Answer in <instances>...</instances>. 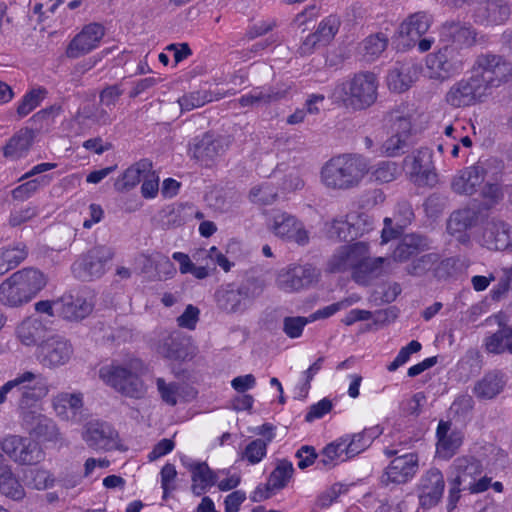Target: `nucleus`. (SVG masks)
Returning a JSON list of instances; mask_svg holds the SVG:
<instances>
[{
  "mask_svg": "<svg viewBox=\"0 0 512 512\" xmlns=\"http://www.w3.org/2000/svg\"><path fill=\"white\" fill-rule=\"evenodd\" d=\"M146 371L142 360L130 357L102 366L99 369V378L122 396L139 400L148 393V385L142 379Z\"/></svg>",
  "mask_w": 512,
  "mask_h": 512,
  "instance_id": "f257e3e1",
  "label": "nucleus"
},
{
  "mask_svg": "<svg viewBox=\"0 0 512 512\" xmlns=\"http://www.w3.org/2000/svg\"><path fill=\"white\" fill-rule=\"evenodd\" d=\"M49 386L41 374L25 371L0 386V405L15 402L25 421L48 395Z\"/></svg>",
  "mask_w": 512,
  "mask_h": 512,
  "instance_id": "f03ea898",
  "label": "nucleus"
},
{
  "mask_svg": "<svg viewBox=\"0 0 512 512\" xmlns=\"http://www.w3.org/2000/svg\"><path fill=\"white\" fill-rule=\"evenodd\" d=\"M369 171L367 160L355 154H343L328 160L320 170V182L328 190L346 191L360 185Z\"/></svg>",
  "mask_w": 512,
  "mask_h": 512,
  "instance_id": "7ed1b4c3",
  "label": "nucleus"
},
{
  "mask_svg": "<svg viewBox=\"0 0 512 512\" xmlns=\"http://www.w3.org/2000/svg\"><path fill=\"white\" fill-rule=\"evenodd\" d=\"M378 79L371 72H361L334 85L329 95L333 103L353 111L372 106L377 100Z\"/></svg>",
  "mask_w": 512,
  "mask_h": 512,
  "instance_id": "20e7f679",
  "label": "nucleus"
},
{
  "mask_svg": "<svg viewBox=\"0 0 512 512\" xmlns=\"http://www.w3.org/2000/svg\"><path fill=\"white\" fill-rule=\"evenodd\" d=\"M46 284V276L38 269L18 270L0 284V304L10 308L22 307L34 299Z\"/></svg>",
  "mask_w": 512,
  "mask_h": 512,
  "instance_id": "39448f33",
  "label": "nucleus"
},
{
  "mask_svg": "<svg viewBox=\"0 0 512 512\" xmlns=\"http://www.w3.org/2000/svg\"><path fill=\"white\" fill-rule=\"evenodd\" d=\"M511 73L512 66L503 56L484 53L477 56L471 77L482 86L488 95L491 88L506 82Z\"/></svg>",
  "mask_w": 512,
  "mask_h": 512,
  "instance_id": "423d86ee",
  "label": "nucleus"
},
{
  "mask_svg": "<svg viewBox=\"0 0 512 512\" xmlns=\"http://www.w3.org/2000/svg\"><path fill=\"white\" fill-rule=\"evenodd\" d=\"M479 460L471 456L456 458L449 468V483H456L472 494L482 493L491 485V478L483 476Z\"/></svg>",
  "mask_w": 512,
  "mask_h": 512,
  "instance_id": "0eeeda50",
  "label": "nucleus"
},
{
  "mask_svg": "<svg viewBox=\"0 0 512 512\" xmlns=\"http://www.w3.org/2000/svg\"><path fill=\"white\" fill-rule=\"evenodd\" d=\"M319 278L318 270L311 264H289L277 271L276 287L287 294L298 293L314 285Z\"/></svg>",
  "mask_w": 512,
  "mask_h": 512,
  "instance_id": "6e6552de",
  "label": "nucleus"
},
{
  "mask_svg": "<svg viewBox=\"0 0 512 512\" xmlns=\"http://www.w3.org/2000/svg\"><path fill=\"white\" fill-rule=\"evenodd\" d=\"M267 228L274 236L301 246L308 244L310 239L305 225L287 212H272L267 221Z\"/></svg>",
  "mask_w": 512,
  "mask_h": 512,
  "instance_id": "1a4fd4ad",
  "label": "nucleus"
},
{
  "mask_svg": "<svg viewBox=\"0 0 512 512\" xmlns=\"http://www.w3.org/2000/svg\"><path fill=\"white\" fill-rule=\"evenodd\" d=\"M73 346L68 339L59 334H49L36 350V359L48 369L66 365L73 356Z\"/></svg>",
  "mask_w": 512,
  "mask_h": 512,
  "instance_id": "9d476101",
  "label": "nucleus"
},
{
  "mask_svg": "<svg viewBox=\"0 0 512 512\" xmlns=\"http://www.w3.org/2000/svg\"><path fill=\"white\" fill-rule=\"evenodd\" d=\"M466 61L462 48L455 45H446L437 53L427 57V67L436 78H447L460 73Z\"/></svg>",
  "mask_w": 512,
  "mask_h": 512,
  "instance_id": "9b49d317",
  "label": "nucleus"
},
{
  "mask_svg": "<svg viewBox=\"0 0 512 512\" xmlns=\"http://www.w3.org/2000/svg\"><path fill=\"white\" fill-rule=\"evenodd\" d=\"M113 253L106 246H97L83 254L72 265L74 275L81 280L100 278L106 272V265Z\"/></svg>",
  "mask_w": 512,
  "mask_h": 512,
  "instance_id": "f8f14e48",
  "label": "nucleus"
},
{
  "mask_svg": "<svg viewBox=\"0 0 512 512\" xmlns=\"http://www.w3.org/2000/svg\"><path fill=\"white\" fill-rule=\"evenodd\" d=\"M404 169L411 181L418 186H432L436 183L432 155L427 148L418 149L405 157Z\"/></svg>",
  "mask_w": 512,
  "mask_h": 512,
  "instance_id": "ddd939ff",
  "label": "nucleus"
},
{
  "mask_svg": "<svg viewBox=\"0 0 512 512\" xmlns=\"http://www.w3.org/2000/svg\"><path fill=\"white\" fill-rule=\"evenodd\" d=\"M105 35V28L99 23H89L68 43L65 55L71 59L85 56L97 49Z\"/></svg>",
  "mask_w": 512,
  "mask_h": 512,
  "instance_id": "4468645a",
  "label": "nucleus"
},
{
  "mask_svg": "<svg viewBox=\"0 0 512 512\" xmlns=\"http://www.w3.org/2000/svg\"><path fill=\"white\" fill-rule=\"evenodd\" d=\"M423 114L412 106L402 104L388 115L390 133H395L409 140L410 136L423 129Z\"/></svg>",
  "mask_w": 512,
  "mask_h": 512,
  "instance_id": "2eb2a0df",
  "label": "nucleus"
},
{
  "mask_svg": "<svg viewBox=\"0 0 512 512\" xmlns=\"http://www.w3.org/2000/svg\"><path fill=\"white\" fill-rule=\"evenodd\" d=\"M56 416L71 424H78L84 418V399L81 392L62 391L52 398Z\"/></svg>",
  "mask_w": 512,
  "mask_h": 512,
  "instance_id": "dca6fc26",
  "label": "nucleus"
},
{
  "mask_svg": "<svg viewBox=\"0 0 512 512\" xmlns=\"http://www.w3.org/2000/svg\"><path fill=\"white\" fill-rule=\"evenodd\" d=\"M486 96L482 86L470 77L456 82L447 92L446 101L453 107H465L482 101Z\"/></svg>",
  "mask_w": 512,
  "mask_h": 512,
  "instance_id": "f3484780",
  "label": "nucleus"
},
{
  "mask_svg": "<svg viewBox=\"0 0 512 512\" xmlns=\"http://www.w3.org/2000/svg\"><path fill=\"white\" fill-rule=\"evenodd\" d=\"M418 470V457L414 453H407L394 458L382 476L385 484H404L410 481Z\"/></svg>",
  "mask_w": 512,
  "mask_h": 512,
  "instance_id": "a211bd4d",
  "label": "nucleus"
},
{
  "mask_svg": "<svg viewBox=\"0 0 512 512\" xmlns=\"http://www.w3.org/2000/svg\"><path fill=\"white\" fill-rule=\"evenodd\" d=\"M49 329L44 320L37 315L24 318L15 327L16 339L26 347H39L49 336Z\"/></svg>",
  "mask_w": 512,
  "mask_h": 512,
  "instance_id": "6ab92c4d",
  "label": "nucleus"
},
{
  "mask_svg": "<svg viewBox=\"0 0 512 512\" xmlns=\"http://www.w3.org/2000/svg\"><path fill=\"white\" fill-rule=\"evenodd\" d=\"M82 438L90 448L106 451L115 447L117 433L108 423L91 421L85 425Z\"/></svg>",
  "mask_w": 512,
  "mask_h": 512,
  "instance_id": "aec40b11",
  "label": "nucleus"
},
{
  "mask_svg": "<svg viewBox=\"0 0 512 512\" xmlns=\"http://www.w3.org/2000/svg\"><path fill=\"white\" fill-rule=\"evenodd\" d=\"M444 488L445 482L441 471L429 470L420 480L419 505L426 509L436 506L442 498Z\"/></svg>",
  "mask_w": 512,
  "mask_h": 512,
  "instance_id": "412c9836",
  "label": "nucleus"
},
{
  "mask_svg": "<svg viewBox=\"0 0 512 512\" xmlns=\"http://www.w3.org/2000/svg\"><path fill=\"white\" fill-rule=\"evenodd\" d=\"M225 150L226 144L224 139L210 133L194 138L189 149L192 157L204 165L212 163Z\"/></svg>",
  "mask_w": 512,
  "mask_h": 512,
  "instance_id": "4be33fe9",
  "label": "nucleus"
},
{
  "mask_svg": "<svg viewBox=\"0 0 512 512\" xmlns=\"http://www.w3.org/2000/svg\"><path fill=\"white\" fill-rule=\"evenodd\" d=\"M485 176V168L474 164L459 170L452 179L451 187L458 194L473 195L484 183Z\"/></svg>",
  "mask_w": 512,
  "mask_h": 512,
  "instance_id": "5701e85b",
  "label": "nucleus"
},
{
  "mask_svg": "<svg viewBox=\"0 0 512 512\" xmlns=\"http://www.w3.org/2000/svg\"><path fill=\"white\" fill-rule=\"evenodd\" d=\"M507 381L503 371L490 370L475 381L472 393L479 400H493L504 391Z\"/></svg>",
  "mask_w": 512,
  "mask_h": 512,
  "instance_id": "b1692460",
  "label": "nucleus"
},
{
  "mask_svg": "<svg viewBox=\"0 0 512 512\" xmlns=\"http://www.w3.org/2000/svg\"><path fill=\"white\" fill-rule=\"evenodd\" d=\"M419 72L420 68L413 61L395 63L386 78L388 88L397 93L407 91L417 80Z\"/></svg>",
  "mask_w": 512,
  "mask_h": 512,
  "instance_id": "393cba45",
  "label": "nucleus"
},
{
  "mask_svg": "<svg viewBox=\"0 0 512 512\" xmlns=\"http://www.w3.org/2000/svg\"><path fill=\"white\" fill-rule=\"evenodd\" d=\"M181 463L191 473V488L194 494L201 495L216 483V472H213L207 463L195 461L187 456L181 457Z\"/></svg>",
  "mask_w": 512,
  "mask_h": 512,
  "instance_id": "a878e982",
  "label": "nucleus"
},
{
  "mask_svg": "<svg viewBox=\"0 0 512 512\" xmlns=\"http://www.w3.org/2000/svg\"><path fill=\"white\" fill-rule=\"evenodd\" d=\"M436 437V453L443 459H450L463 442L462 432L453 428L452 424L446 421L439 422Z\"/></svg>",
  "mask_w": 512,
  "mask_h": 512,
  "instance_id": "bb28decb",
  "label": "nucleus"
},
{
  "mask_svg": "<svg viewBox=\"0 0 512 512\" xmlns=\"http://www.w3.org/2000/svg\"><path fill=\"white\" fill-rule=\"evenodd\" d=\"M440 40L443 42H451L459 48H469L476 42V32L467 23L461 22H445L440 28Z\"/></svg>",
  "mask_w": 512,
  "mask_h": 512,
  "instance_id": "cd10ccee",
  "label": "nucleus"
},
{
  "mask_svg": "<svg viewBox=\"0 0 512 512\" xmlns=\"http://www.w3.org/2000/svg\"><path fill=\"white\" fill-rule=\"evenodd\" d=\"M432 18L425 12H416L406 18L399 26V37L405 46L414 45L430 28Z\"/></svg>",
  "mask_w": 512,
  "mask_h": 512,
  "instance_id": "c85d7f7f",
  "label": "nucleus"
},
{
  "mask_svg": "<svg viewBox=\"0 0 512 512\" xmlns=\"http://www.w3.org/2000/svg\"><path fill=\"white\" fill-rule=\"evenodd\" d=\"M293 473L294 467L292 462L286 459L278 460L274 470L269 476L267 487L265 489L257 488L254 492L253 499L255 501L266 499L270 496L268 490H279L284 488L292 478Z\"/></svg>",
  "mask_w": 512,
  "mask_h": 512,
  "instance_id": "c756f323",
  "label": "nucleus"
},
{
  "mask_svg": "<svg viewBox=\"0 0 512 512\" xmlns=\"http://www.w3.org/2000/svg\"><path fill=\"white\" fill-rule=\"evenodd\" d=\"M248 297V289L245 286L235 287L228 284L220 287L216 292V301L220 309L235 313L245 308L244 300Z\"/></svg>",
  "mask_w": 512,
  "mask_h": 512,
  "instance_id": "7c9ffc66",
  "label": "nucleus"
},
{
  "mask_svg": "<svg viewBox=\"0 0 512 512\" xmlns=\"http://www.w3.org/2000/svg\"><path fill=\"white\" fill-rule=\"evenodd\" d=\"M62 302V319L68 321H79L87 317L93 310L94 303L92 299L71 294L63 295Z\"/></svg>",
  "mask_w": 512,
  "mask_h": 512,
  "instance_id": "2f4dec72",
  "label": "nucleus"
},
{
  "mask_svg": "<svg viewBox=\"0 0 512 512\" xmlns=\"http://www.w3.org/2000/svg\"><path fill=\"white\" fill-rule=\"evenodd\" d=\"M483 245L491 250L509 249L510 229L501 221L488 222L484 228Z\"/></svg>",
  "mask_w": 512,
  "mask_h": 512,
  "instance_id": "473e14b6",
  "label": "nucleus"
},
{
  "mask_svg": "<svg viewBox=\"0 0 512 512\" xmlns=\"http://www.w3.org/2000/svg\"><path fill=\"white\" fill-rule=\"evenodd\" d=\"M34 141V132L24 128L13 135L4 147L3 154L6 158L17 160L25 157Z\"/></svg>",
  "mask_w": 512,
  "mask_h": 512,
  "instance_id": "72a5a7b5",
  "label": "nucleus"
},
{
  "mask_svg": "<svg viewBox=\"0 0 512 512\" xmlns=\"http://www.w3.org/2000/svg\"><path fill=\"white\" fill-rule=\"evenodd\" d=\"M151 169L152 164L146 159L131 165L116 179L114 183L115 189L118 192H126L133 189Z\"/></svg>",
  "mask_w": 512,
  "mask_h": 512,
  "instance_id": "f704fd0d",
  "label": "nucleus"
},
{
  "mask_svg": "<svg viewBox=\"0 0 512 512\" xmlns=\"http://www.w3.org/2000/svg\"><path fill=\"white\" fill-rule=\"evenodd\" d=\"M476 220V213L471 209H462L451 214L447 230L449 234L455 236L460 242H466L468 235L466 231L473 225Z\"/></svg>",
  "mask_w": 512,
  "mask_h": 512,
  "instance_id": "c9c22d12",
  "label": "nucleus"
},
{
  "mask_svg": "<svg viewBox=\"0 0 512 512\" xmlns=\"http://www.w3.org/2000/svg\"><path fill=\"white\" fill-rule=\"evenodd\" d=\"M0 493L13 500H22L25 497L24 487L14 476L2 455H0Z\"/></svg>",
  "mask_w": 512,
  "mask_h": 512,
  "instance_id": "e433bc0d",
  "label": "nucleus"
},
{
  "mask_svg": "<svg viewBox=\"0 0 512 512\" xmlns=\"http://www.w3.org/2000/svg\"><path fill=\"white\" fill-rule=\"evenodd\" d=\"M484 346L491 354H512V327L501 326L495 333L485 338Z\"/></svg>",
  "mask_w": 512,
  "mask_h": 512,
  "instance_id": "4c0bfd02",
  "label": "nucleus"
},
{
  "mask_svg": "<svg viewBox=\"0 0 512 512\" xmlns=\"http://www.w3.org/2000/svg\"><path fill=\"white\" fill-rule=\"evenodd\" d=\"M340 27V20L338 17L334 15H330L327 18L323 19L319 26L317 31L309 35L304 42V46L307 45H315V44H321L326 45L330 43L335 35L337 34Z\"/></svg>",
  "mask_w": 512,
  "mask_h": 512,
  "instance_id": "58836bf2",
  "label": "nucleus"
},
{
  "mask_svg": "<svg viewBox=\"0 0 512 512\" xmlns=\"http://www.w3.org/2000/svg\"><path fill=\"white\" fill-rule=\"evenodd\" d=\"M427 247L428 242L425 238L414 234L406 235L394 250L393 259L399 262L407 261L411 256L425 250Z\"/></svg>",
  "mask_w": 512,
  "mask_h": 512,
  "instance_id": "ea45409f",
  "label": "nucleus"
},
{
  "mask_svg": "<svg viewBox=\"0 0 512 512\" xmlns=\"http://www.w3.org/2000/svg\"><path fill=\"white\" fill-rule=\"evenodd\" d=\"M286 91L272 88H255L239 98L238 102L242 107L268 104L282 99Z\"/></svg>",
  "mask_w": 512,
  "mask_h": 512,
  "instance_id": "a19ab883",
  "label": "nucleus"
},
{
  "mask_svg": "<svg viewBox=\"0 0 512 512\" xmlns=\"http://www.w3.org/2000/svg\"><path fill=\"white\" fill-rule=\"evenodd\" d=\"M510 15L509 8L496 1H489L477 12V19L482 24L499 25L504 23Z\"/></svg>",
  "mask_w": 512,
  "mask_h": 512,
  "instance_id": "79ce46f5",
  "label": "nucleus"
},
{
  "mask_svg": "<svg viewBox=\"0 0 512 512\" xmlns=\"http://www.w3.org/2000/svg\"><path fill=\"white\" fill-rule=\"evenodd\" d=\"M389 262L386 257H370V252L366 254V259L356 272L355 281L361 284H367L372 278L378 277L384 271L385 265Z\"/></svg>",
  "mask_w": 512,
  "mask_h": 512,
  "instance_id": "37998d69",
  "label": "nucleus"
},
{
  "mask_svg": "<svg viewBox=\"0 0 512 512\" xmlns=\"http://www.w3.org/2000/svg\"><path fill=\"white\" fill-rule=\"evenodd\" d=\"M157 353L169 361H183L188 357V352L183 342L172 335L164 337L158 344Z\"/></svg>",
  "mask_w": 512,
  "mask_h": 512,
  "instance_id": "c03bdc74",
  "label": "nucleus"
},
{
  "mask_svg": "<svg viewBox=\"0 0 512 512\" xmlns=\"http://www.w3.org/2000/svg\"><path fill=\"white\" fill-rule=\"evenodd\" d=\"M350 456L345 450V441L342 437L329 443L322 451L318 465L330 469L337 464L348 460Z\"/></svg>",
  "mask_w": 512,
  "mask_h": 512,
  "instance_id": "a18cd8bd",
  "label": "nucleus"
},
{
  "mask_svg": "<svg viewBox=\"0 0 512 512\" xmlns=\"http://www.w3.org/2000/svg\"><path fill=\"white\" fill-rule=\"evenodd\" d=\"M268 444L265 440L252 439L238 453L240 461L254 466L259 464L267 455Z\"/></svg>",
  "mask_w": 512,
  "mask_h": 512,
  "instance_id": "49530a36",
  "label": "nucleus"
},
{
  "mask_svg": "<svg viewBox=\"0 0 512 512\" xmlns=\"http://www.w3.org/2000/svg\"><path fill=\"white\" fill-rule=\"evenodd\" d=\"M324 231L331 240L347 241L353 239L348 214L335 217L331 221L326 222Z\"/></svg>",
  "mask_w": 512,
  "mask_h": 512,
  "instance_id": "de8ad7c7",
  "label": "nucleus"
},
{
  "mask_svg": "<svg viewBox=\"0 0 512 512\" xmlns=\"http://www.w3.org/2000/svg\"><path fill=\"white\" fill-rule=\"evenodd\" d=\"M36 420V425L33 427V431L39 437L44 438L46 441L58 442L61 440V433L56 423L42 414L33 416Z\"/></svg>",
  "mask_w": 512,
  "mask_h": 512,
  "instance_id": "09e8293b",
  "label": "nucleus"
},
{
  "mask_svg": "<svg viewBox=\"0 0 512 512\" xmlns=\"http://www.w3.org/2000/svg\"><path fill=\"white\" fill-rule=\"evenodd\" d=\"M27 485L36 490H46L55 485L54 475L43 468L30 469L25 474Z\"/></svg>",
  "mask_w": 512,
  "mask_h": 512,
  "instance_id": "8fccbe9b",
  "label": "nucleus"
},
{
  "mask_svg": "<svg viewBox=\"0 0 512 512\" xmlns=\"http://www.w3.org/2000/svg\"><path fill=\"white\" fill-rule=\"evenodd\" d=\"M387 45L388 38L384 34L370 35L362 43L363 56L367 61H373L385 51Z\"/></svg>",
  "mask_w": 512,
  "mask_h": 512,
  "instance_id": "3c124183",
  "label": "nucleus"
},
{
  "mask_svg": "<svg viewBox=\"0 0 512 512\" xmlns=\"http://www.w3.org/2000/svg\"><path fill=\"white\" fill-rule=\"evenodd\" d=\"M156 388L161 400L169 405L175 406L181 398V386L176 382H167L164 378L158 377L155 380Z\"/></svg>",
  "mask_w": 512,
  "mask_h": 512,
  "instance_id": "603ef678",
  "label": "nucleus"
},
{
  "mask_svg": "<svg viewBox=\"0 0 512 512\" xmlns=\"http://www.w3.org/2000/svg\"><path fill=\"white\" fill-rule=\"evenodd\" d=\"M80 122L90 120L98 125H106L112 122L110 112L104 106L86 105L78 112Z\"/></svg>",
  "mask_w": 512,
  "mask_h": 512,
  "instance_id": "864d4df0",
  "label": "nucleus"
},
{
  "mask_svg": "<svg viewBox=\"0 0 512 512\" xmlns=\"http://www.w3.org/2000/svg\"><path fill=\"white\" fill-rule=\"evenodd\" d=\"M173 260L179 263V271L181 274H192L196 279H205L209 276L207 266H196L189 255L183 252H174L172 254Z\"/></svg>",
  "mask_w": 512,
  "mask_h": 512,
  "instance_id": "5fc2aeb1",
  "label": "nucleus"
},
{
  "mask_svg": "<svg viewBox=\"0 0 512 512\" xmlns=\"http://www.w3.org/2000/svg\"><path fill=\"white\" fill-rule=\"evenodd\" d=\"M277 189L270 181L264 182L250 190L249 198L253 203L261 205L272 204L277 198Z\"/></svg>",
  "mask_w": 512,
  "mask_h": 512,
  "instance_id": "6e6d98bb",
  "label": "nucleus"
},
{
  "mask_svg": "<svg viewBox=\"0 0 512 512\" xmlns=\"http://www.w3.org/2000/svg\"><path fill=\"white\" fill-rule=\"evenodd\" d=\"M344 247L346 250V257L348 258V264L352 271L353 278L355 279L357 270L360 269L362 262L366 259V254L369 250L368 244L364 242H357Z\"/></svg>",
  "mask_w": 512,
  "mask_h": 512,
  "instance_id": "4d7b16f0",
  "label": "nucleus"
},
{
  "mask_svg": "<svg viewBox=\"0 0 512 512\" xmlns=\"http://www.w3.org/2000/svg\"><path fill=\"white\" fill-rule=\"evenodd\" d=\"M50 180L51 179L48 176H44L42 178L26 181L21 185L15 187L11 191V196L16 201H25L32 197L38 191L41 184H48Z\"/></svg>",
  "mask_w": 512,
  "mask_h": 512,
  "instance_id": "13d9d810",
  "label": "nucleus"
},
{
  "mask_svg": "<svg viewBox=\"0 0 512 512\" xmlns=\"http://www.w3.org/2000/svg\"><path fill=\"white\" fill-rule=\"evenodd\" d=\"M0 254L8 269L12 270L26 259L28 252L24 244L18 243L17 245L0 249Z\"/></svg>",
  "mask_w": 512,
  "mask_h": 512,
  "instance_id": "bf43d9fd",
  "label": "nucleus"
},
{
  "mask_svg": "<svg viewBox=\"0 0 512 512\" xmlns=\"http://www.w3.org/2000/svg\"><path fill=\"white\" fill-rule=\"evenodd\" d=\"M45 90L33 89L26 93L17 107V113L20 117L27 116L31 111L38 107L44 99Z\"/></svg>",
  "mask_w": 512,
  "mask_h": 512,
  "instance_id": "052dcab7",
  "label": "nucleus"
},
{
  "mask_svg": "<svg viewBox=\"0 0 512 512\" xmlns=\"http://www.w3.org/2000/svg\"><path fill=\"white\" fill-rule=\"evenodd\" d=\"M196 261L209 259L218 264L225 272H229L234 263L230 262L228 258L216 247L212 246L208 250H200L193 255Z\"/></svg>",
  "mask_w": 512,
  "mask_h": 512,
  "instance_id": "680f3d73",
  "label": "nucleus"
},
{
  "mask_svg": "<svg viewBox=\"0 0 512 512\" xmlns=\"http://www.w3.org/2000/svg\"><path fill=\"white\" fill-rule=\"evenodd\" d=\"M38 214V207L33 204H28L12 210L9 215L8 223L11 227H18L34 219Z\"/></svg>",
  "mask_w": 512,
  "mask_h": 512,
  "instance_id": "e2e57ef3",
  "label": "nucleus"
},
{
  "mask_svg": "<svg viewBox=\"0 0 512 512\" xmlns=\"http://www.w3.org/2000/svg\"><path fill=\"white\" fill-rule=\"evenodd\" d=\"M438 261L439 257L437 254H426L413 261L412 264L408 267L407 271L411 275L421 276L431 269L434 270V267Z\"/></svg>",
  "mask_w": 512,
  "mask_h": 512,
  "instance_id": "0e129e2a",
  "label": "nucleus"
},
{
  "mask_svg": "<svg viewBox=\"0 0 512 512\" xmlns=\"http://www.w3.org/2000/svg\"><path fill=\"white\" fill-rule=\"evenodd\" d=\"M342 440L345 441V450L350 458L358 455L370 446L361 432L344 435Z\"/></svg>",
  "mask_w": 512,
  "mask_h": 512,
  "instance_id": "69168bd1",
  "label": "nucleus"
},
{
  "mask_svg": "<svg viewBox=\"0 0 512 512\" xmlns=\"http://www.w3.org/2000/svg\"><path fill=\"white\" fill-rule=\"evenodd\" d=\"M35 311L37 314L45 315L49 319L62 318V302L61 297L55 300H41L35 303Z\"/></svg>",
  "mask_w": 512,
  "mask_h": 512,
  "instance_id": "338daca9",
  "label": "nucleus"
},
{
  "mask_svg": "<svg viewBox=\"0 0 512 512\" xmlns=\"http://www.w3.org/2000/svg\"><path fill=\"white\" fill-rule=\"evenodd\" d=\"M398 173L399 171L396 163L383 161L375 167L372 175L376 181L381 183H388L395 180Z\"/></svg>",
  "mask_w": 512,
  "mask_h": 512,
  "instance_id": "774afa93",
  "label": "nucleus"
}]
</instances>
